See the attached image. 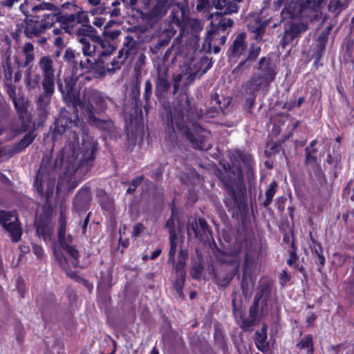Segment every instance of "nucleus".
<instances>
[{
	"label": "nucleus",
	"instance_id": "nucleus-1",
	"mask_svg": "<svg viewBox=\"0 0 354 354\" xmlns=\"http://www.w3.org/2000/svg\"><path fill=\"white\" fill-rule=\"evenodd\" d=\"M169 87V82L159 75L156 81L155 95L163 109L160 116L165 125V140L172 145H177V129L194 149H203L205 139V129L193 119L194 108L190 100L187 95H180L171 105L169 102L164 100V95Z\"/></svg>",
	"mask_w": 354,
	"mask_h": 354
},
{
	"label": "nucleus",
	"instance_id": "nucleus-2",
	"mask_svg": "<svg viewBox=\"0 0 354 354\" xmlns=\"http://www.w3.org/2000/svg\"><path fill=\"white\" fill-rule=\"evenodd\" d=\"M75 142L70 147L66 159L64 160L62 155L57 156L51 165V158L48 155L44 156L39 169H38L33 183L34 190L39 196H43V182L47 179L45 193V206L50 207V198L54 193L55 175L57 169L62 166L68 176L73 174L84 175L92 167L95 158V151L97 150L98 142L90 134L83 131L81 144Z\"/></svg>",
	"mask_w": 354,
	"mask_h": 354
},
{
	"label": "nucleus",
	"instance_id": "nucleus-3",
	"mask_svg": "<svg viewBox=\"0 0 354 354\" xmlns=\"http://www.w3.org/2000/svg\"><path fill=\"white\" fill-rule=\"evenodd\" d=\"M252 163L250 154L239 151L231 165H223L225 173L220 169L215 171V175L221 181L227 194L223 202L228 211L241 212L248 207L247 191L243 179L245 176L248 181L254 180Z\"/></svg>",
	"mask_w": 354,
	"mask_h": 354
},
{
	"label": "nucleus",
	"instance_id": "nucleus-4",
	"mask_svg": "<svg viewBox=\"0 0 354 354\" xmlns=\"http://www.w3.org/2000/svg\"><path fill=\"white\" fill-rule=\"evenodd\" d=\"M82 109L85 111L88 123L102 131L104 139H117L120 137L119 129L111 120H101L95 116V113H98V111L93 104L86 102Z\"/></svg>",
	"mask_w": 354,
	"mask_h": 354
},
{
	"label": "nucleus",
	"instance_id": "nucleus-5",
	"mask_svg": "<svg viewBox=\"0 0 354 354\" xmlns=\"http://www.w3.org/2000/svg\"><path fill=\"white\" fill-rule=\"evenodd\" d=\"M0 225L8 234L13 243L20 241L22 227L16 211L0 209Z\"/></svg>",
	"mask_w": 354,
	"mask_h": 354
},
{
	"label": "nucleus",
	"instance_id": "nucleus-6",
	"mask_svg": "<svg viewBox=\"0 0 354 354\" xmlns=\"http://www.w3.org/2000/svg\"><path fill=\"white\" fill-rule=\"evenodd\" d=\"M77 80V79H75L71 75V77L64 78V85L59 80L57 81L58 89L62 93L64 101L68 106L71 105L75 112H77L78 107L82 109L86 104V102L80 100L79 93L74 89Z\"/></svg>",
	"mask_w": 354,
	"mask_h": 354
},
{
	"label": "nucleus",
	"instance_id": "nucleus-7",
	"mask_svg": "<svg viewBox=\"0 0 354 354\" xmlns=\"http://www.w3.org/2000/svg\"><path fill=\"white\" fill-rule=\"evenodd\" d=\"M255 261V256L252 251L247 250L243 263V274L241 281V288L243 295L246 298L251 287L255 283V279L252 277V269Z\"/></svg>",
	"mask_w": 354,
	"mask_h": 354
},
{
	"label": "nucleus",
	"instance_id": "nucleus-8",
	"mask_svg": "<svg viewBox=\"0 0 354 354\" xmlns=\"http://www.w3.org/2000/svg\"><path fill=\"white\" fill-rule=\"evenodd\" d=\"M75 113V119L70 117V113L66 108H62L59 112V117L55 118L54 122L53 128L51 127L50 130H53L52 138L55 139L57 136H62L67 129L76 126L77 116V111Z\"/></svg>",
	"mask_w": 354,
	"mask_h": 354
},
{
	"label": "nucleus",
	"instance_id": "nucleus-9",
	"mask_svg": "<svg viewBox=\"0 0 354 354\" xmlns=\"http://www.w3.org/2000/svg\"><path fill=\"white\" fill-rule=\"evenodd\" d=\"M308 29V24L302 21H289L284 25V31L281 40L283 48L290 44L295 38L301 36Z\"/></svg>",
	"mask_w": 354,
	"mask_h": 354
},
{
	"label": "nucleus",
	"instance_id": "nucleus-10",
	"mask_svg": "<svg viewBox=\"0 0 354 354\" xmlns=\"http://www.w3.org/2000/svg\"><path fill=\"white\" fill-rule=\"evenodd\" d=\"M215 20L218 21V24H214L213 21L211 22L212 28L208 30L207 37L205 39L203 49L207 53L211 52L212 44L211 41L213 39L212 35H215L219 33V31H225L227 28L232 27L234 24V21L232 19H226L222 17L218 18V17H214Z\"/></svg>",
	"mask_w": 354,
	"mask_h": 354
},
{
	"label": "nucleus",
	"instance_id": "nucleus-11",
	"mask_svg": "<svg viewBox=\"0 0 354 354\" xmlns=\"http://www.w3.org/2000/svg\"><path fill=\"white\" fill-rule=\"evenodd\" d=\"M190 231L194 232L195 237L202 241H206L209 238H212V231L206 220L203 217H199L197 220L188 224V234H189Z\"/></svg>",
	"mask_w": 354,
	"mask_h": 354
},
{
	"label": "nucleus",
	"instance_id": "nucleus-12",
	"mask_svg": "<svg viewBox=\"0 0 354 354\" xmlns=\"http://www.w3.org/2000/svg\"><path fill=\"white\" fill-rule=\"evenodd\" d=\"M176 5L175 0H155V3L147 13V18L153 21H158L165 17L168 10Z\"/></svg>",
	"mask_w": 354,
	"mask_h": 354
},
{
	"label": "nucleus",
	"instance_id": "nucleus-13",
	"mask_svg": "<svg viewBox=\"0 0 354 354\" xmlns=\"http://www.w3.org/2000/svg\"><path fill=\"white\" fill-rule=\"evenodd\" d=\"M271 82L260 77L256 74H253L250 79L243 85L245 93L257 94L259 91L266 93L268 91Z\"/></svg>",
	"mask_w": 354,
	"mask_h": 354
},
{
	"label": "nucleus",
	"instance_id": "nucleus-14",
	"mask_svg": "<svg viewBox=\"0 0 354 354\" xmlns=\"http://www.w3.org/2000/svg\"><path fill=\"white\" fill-rule=\"evenodd\" d=\"M36 234L39 237H42L45 241H50L53 232V226L46 216H41L35 221Z\"/></svg>",
	"mask_w": 354,
	"mask_h": 354
},
{
	"label": "nucleus",
	"instance_id": "nucleus-15",
	"mask_svg": "<svg viewBox=\"0 0 354 354\" xmlns=\"http://www.w3.org/2000/svg\"><path fill=\"white\" fill-rule=\"evenodd\" d=\"M92 198L90 187L82 188L73 201V208L78 212L87 209Z\"/></svg>",
	"mask_w": 354,
	"mask_h": 354
},
{
	"label": "nucleus",
	"instance_id": "nucleus-16",
	"mask_svg": "<svg viewBox=\"0 0 354 354\" xmlns=\"http://www.w3.org/2000/svg\"><path fill=\"white\" fill-rule=\"evenodd\" d=\"M260 52V46H257L254 43L251 44L247 57L239 62V64L233 69L232 73L237 74L240 72L242 73L246 69H249L251 66V62L257 59Z\"/></svg>",
	"mask_w": 354,
	"mask_h": 354
},
{
	"label": "nucleus",
	"instance_id": "nucleus-17",
	"mask_svg": "<svg viewBox=\"0 0 354 354\" xmlns=\"http://www.w3.org/2000/svg\"><path fill=\"white\" fill-rule=\"evenodd\" d=\"M258 73L257 75L263 77L270 82L274 81L277 75L276 71L272 66L270 57H262L258 62Z\"/></svg>",
	"mask_w": 354,
	"mask_h": 354
},
{
	"label": "nucleus",
	"instance_id": "nucleus-18",
	"mask_svg": "<svg viewBox=\"0 0 354 354\" xmlns=\"http://www.w3.org/2000/svg\"><path fill=\"white\" fill-rule=\"evenodd\" d=\"M24 15L26 16V18L25 19L26 27L24 33L28 39L39 36L41 33L45 32L46 30L40 21L32 19L37 17V16H31L32 18L28 19L29 16L25 12Z\"/></svg>",
	"mask_w": 354,
	"mask_h": 354
},
{
	"label": "nucleus",
	"instance_id": "nucleus-19",
	"mask_svg": "<svg viewBox=\"0 0 354 354\" xmlns=\"http://www.w3.org/2000/svg\"><path fill=\"white\" fill-rule=\"evenodd\" d=\"M196 256L191 257L192 267L189 273L192 279L198 280L201 278L204 267L202 252L198 248L195 250Z\"/></svg>",
	"mask_w": 354,
	"mask_h": 354
},
{
	"label": "nucleus",
	"instance_id": "nucleus-20",
	"mask_svg": "<svg viewBox=\"0 0 354 354\" xmlns=\"http://www.w3.org/2000/svg\"><path fill=\"white\" fill-rule=\"evenodd\" d=\"M305 164L311 165V169L317 177H320L322 174V169L317 162V158L315 153L317 149H310V147H306L305 149Z\"/></svg>",
	"mask_w": 354,
	"mask_h": 354
},
{
	"label": "nucleus",
	"instance_id": "nucleus-21",
	"mask_svg": "<svg viewBox=\"0 0 354 354\" xmlns=\"http://www.w3.org/2000/svg\"><path fill=\"white\" fill-rule=\"evenodd\" d=\"M244 32H241L236 37L232 44L229 48L230 56L239 57L245 52L247 45L244 41Z\"/></svg>",
	"mask_w": 354,
	"mask_h": 354
},
{
	"label": "nucleus",
	"instance_id": "nucleus-22",
	"mask_svg": "<svg viewBox=\"0 0 354 354\" xmlns=\"http://www.w3.org/2000/svg\"><path fill=\"white\" fill-rule=\"evenodd\" d=\"M140 86L139 82H136V84H134L131 87V97L132 103L133 104L134 106V111L136 113V116L137 118H143V105L142 103V101L140 99Z\"/></svg>",
	"mask_w": 354,
	"mask_h": 354
},
{
	"label": "nucleus",
	"instance_id": "nucleus-23",
	"mask_svg": "<svg viewBox=\"0 0 354 354\" xmlns=\"http://www.w3.org/2000/svg\"><path fill=\"white\" fill-rule=\"evenodd\" d=\"M267 328L268 326L263 324L260 330H257L254 333L255 344L259 351L266 353L269 350V344L267 340Z\"/></svg>",
	"mask_w": 354,
	"mask_h": 354
},
{
	"label": "nucleus",
	"instance_id": "nucleus-24",
	"mask_svg": "<svg viewBox=\"0 0 354 354\" xmlns=\"http://www.w3.org/2000/svg\"><path fill=\"white\" fill-rule=\"evenodd\" d=\"M272 286L273 281L270 279H265L261 281L258 288L259 291L255 295L254 298L259 301L261 299H269Z\"/></svg>",
	"mask_w": 354,
	"mask_h": 354
},
{
	"label": "nucleus",
	"instance_id": "nucleus-25",
	"mask_svg": "<svg viewBox=\"0 0 354 354\" xmlns=\"http://www.w3.org/2000/svg\"><path fill=\"white\" fill-rule=\"evenodd\" d=\"M188 259V252L187 250L180 249L178 252V259L174 263H172L176 274L180 275L186 274L187 271L185 269L187 260Z\"/></svg>",
	"mask_w": 354,
	"mask_h": 354
},
{
	"label": "nucleus",
	"instance_id": "nucleus-26",
	"mask_svg": "<svg viewBox=\"0 0 354 354\" xmlns=\"http://www.w3.org/2000/svg\"><path fill=\"white\" fill-rule=\"evenodd\" d=\"M239 265H236L233 270L225 275H221L220 274H215V279L217 284L221 287H227L230 283L232 279L238 274V279L239 278Z\"/></svg>",
	"mask_w": 354,
	"mask_h": 354
},
{
	"label": "nucleus",
	"instance_id": "nucleus-27",
	"mask_svg": "<svg viewBox=\"0 0 354 354\" xmlns=\"http://www.w3.org/2000/svg\"><path fill=\"white\" fill-rule=\"evenodd\" d=\"M88 95L89 99L88 102L92 104L91 102H92L93 103L95 104L101 111H104L106 109V102L101 92L95 89H92L88 91Z\"/></svg>",
	"mask_w": 354,
	"mask_h": 354
},
{
	"label": "nucleus",
	"instance_id": "nucleus-28",
	"mask_svg": "<svg viewBox=\"0 0 354 354\" xmlns=\"http://www.w3.org/2000/svg\"><path fill=\"white\" fill-rule=\"evenodd\" d=\"M39 66L42 71L43 77L55 76L53 61L49 56L42 57L39 62Z\"/></svg>",
	"mask_w": 354,
	"mask_h": 354
},
{
	"label": "nucleus",
	"instance_id": "nucleus-29",
	"mask_svg": "<svg viewBox=\"0 0 354 354\" xmlns=\"http://www.w3.org/2000/svg\"><path fill=\"white\" fill-rule=\"evenodd\" d=\"M63 58L65 62L73 65L72 75L75 79H78L79 77L82 76V73H78L77 62L75 60L76 56L75 51L73 49L67 48L64 53Z\"/></svg>",
	"mask_w": 354,
	"mask_h": 354
},
{
	"label": "nucleus",
	"instance_id": "nucleus-30",
	"mask_svg": "<svg viewBox=\"0 0 354 354\" xmlns=\"http://www.w3.org/2000/svg\"><path fill=\"white\" fill-rule=\"evenodd\" d=\"M152 84L150 80H147L145 84V92L143 95V99L145 100V104L143 109L145 110L146 116L148 115L149 111L151 109L152 106L151 103V98L152 95Z\"/></svg>",
	"mask_w": 354,
	"mask_h": 354
},
{
	"label": "nucleus",
	"instance_id": "nucleus-31",
	"mask_svg": "<svg viewBox=\"0 0 354 354\" xmlns=\"http://www.w3.org/2000/svg\"><path fill=\"white\" fill-rule=\"evenodd\" d=\"M36 136L35 128H33L25 134L19 142L15 143L19 152L28 147L33 142Z\"/></svg>",
	"mask_w": 354,
	"mask_h": 354
},
{
	"label": "nucleus",
	"instance_id": "nucleus-32",
	"mask_svg": "<svg viewBox=\"0 0 354 354\" xmlns=\"http://www.w3.org/2000/svg\"><path fill=\"white\" fill-rule=\"evenodd\" d=\"M59 14L61 12L45 13L40 21L45 30L51 28L55 22H59Z\"/></svg>",
	"mask_w": 354,
	"mask_h": 354
},
{
	"label": "nucleus",
	"instance_id": "nucleus-33",
	"mask_svg": "<svg viewBox=\"0 0 354 354\" xmlns=\"http://www.w3.org/2000/svg\"><path fill=\"white\" fill-rule=\"evenodd\" d=\"M42 87L44 93L41 95L52 97L55 89V76L44 77Z\"/></svg>",
	"mask_w": 354,
	"mask_h": 354
},
{
	"label": "nucleus",
	"instance_id": "nucleus-34",
	"mask_svg": "<svg viewBox=\"0 0 354 354\" xmlns=\"http://www.w3.org/2000/svg\"><path fill=\"white\" fill-rule=\"evenodd\" d=\"M185 277L186 274H182V275H180V274H176V279L173 281L172 283L176 293L181 299L185 297V295L183 293V287L185 283Z\"/></svg>",
	"mask_w": 354,
	"mask_h": 354
},
{
	"label": "nucleus",
	"instance_id": "nucleus-35",
	"mask_svg": "<svg viewBox=\"0 0 354 354\" xmlns=\"http://www.w3.org/2000/svg\"><path fill=\"white\" fill-rule=\"evenodd\" d=\"M77 186L76 181L71 182V179L60 178L57 185V192L66 191L71 192Z\"/></svg>",
	"mask_w": 354,
	"mask_h": 354
},
{
	"label": "nucleus",
	"instance_id": "nucleus-36",
	"mask_svg": "<svg viewBox=\"0 0 354 354\" xmlns=\"http://www.w3.org/2000/svg\"><path fill=\"white\" fill-rule=\"evenodd\" d=\"M223 106H220L216 107L212 106L209 107L206 112V115L208 118H215L220 113H224V109L227 108L230 104V100L229 98H225L223 100Z\"/></svg>",
	"mask_w": 354,
	"mask_h": 354
},
{
	"label": "nucleus",
	"instance_id": "nucleus-37",
	"mask_svg": "<svg viewBox=\"0 0 354 354\" xmlns=\"http://www.w3.org/2000/svg\"><path fill=\"white\" fill-rule=\"evenodd\" d=\"M18 153H19V151L15 143L0 147V158H10Z\"/></svg>",
	"mask_w": 354,
	"mask_h": 354
},
{
	"label": "nucleus",
	"instance_id": "nucleus-38",
	"mask_svg": "<svg viewBox=\"0 0 354 354\" xmlns=\"http://www.w3.org/2000/svg\"><path fill=\"white\" fill-rule=\"evenodd\" d=\"M239 6H237L236 3H234L233 1H228L227 6L224 8L223 11L216 12L215 13L211 14L210 17H222V15H231L232 13H235L238 11Z\"/></svg>",
	"mask_w": 354,
	"mask_h": 354
},
{
	"label": "nucleus",
	"instance_id": "nucleus-39",
	"mask_svg": "<svg viewBox=\"0 0 354 354\" xmlns=\"http://www.w3.org/2000/svg\"><path fill=\"white\" fill-rule=\"evenodd\" d=\"M60 245L73 259L72 261L73 265L77 266L79 263L78 259L80 256L78 250L74 246L67 244L66 241L60 243Z\"/></svg>",
	"mask_w": 354,
	"mask_h": 354
},
{
	"label": "nucleus",
	"instance_id": "nucleus-40",
	"mask_svg": "<svg viewBox=\"0 0 354 354\" xmlns=\"http://www.w3.org/2000/svg\"><path fill=\"white\" fill-rule=\"evenodd\" d=\"M324 1V0H302L299 5V11L302 12L307 9L316 11Z\"/></svg>",
	"mask_w": 354,
	"mask_h": 354
},
{
	"label": "nucleus",
	"instance_id": "nucleus-41",
	"mask_svg": "<svg viewBox=\"0 0 354 354\" xmlns=\"http://www.w3.org/2000/svg\"><path fill=\"white\" fill-rule=\"evenodd\" d=\"M21 124L19 127V131L21 133L27 132L29 130H30L32 126L34 127V123L32 122V118L30 113H26L25 115H23L19 117Z\"/></svg>",
	"mask_w": 354,
	"mask_h": 354
},
{
	"label": "nucleus",
	"instance_id": "nucleus-42",
	"mask_svg": "<svg viewBox=\"0 0 354 354\" xmlns=\"http://www.w3.org/2000/svg\"><path fill=\"white\" fill-rule=\"evenodd\" d=\"M277 186L276 181H273L270 184L269 188L266 191V199L262 203L263 207H267L271 203L272 198L276 193Z\"/></svg>",
	"mask_w": 354,
	"mask_h": 354
},
{
	"label": "nucleus",
	"instance_id": "nucleus-43",
	"mask_svg": "<svg viewBox=\"0 0 354 354\" xmlns=\"http://www.w3.org/2000/svg\"><path fill=\"white\" fill-rule=\"evenodd\" d=\"M99 203L103 209L110 210L113 205V198L108 195L106 192H103L99 195Z\"/></svg>",
	"mask_w": 354,
	"mask_h": 354
},
{
	"label": "nucleus",
	"instance_id": "nucleus-44",
	"mask_svg": "<svg viewBox=\"0 0 354 354\" xmlns=\"http://www.w3.org/2000/svg\"><path fill=\"white\" fill-rule=\"evenodd\" d=\"M44 10L50 11L51 12H61L60 8L51 3L42 2L32 8L33 12Z\"/></svg>",
	"mask_w": 354,
	"mask_h": 354
},
{
	"label": "nucleus",
	"instance_id": "nucleus-45",
	"mask_svg": "<svg viewBox=\"0 0 354 354\" xmlns=\"http://www.w3.org/2000/svg\"><path fill=\"white\" fill-rule=\"evenodd\" d=\"M96 61L95 62L89 58H86L84 60H81L79 63L78 73H82V75L85 73L89 72L91 69H93L95 66Z\"/></svg>",
	"mask_w": 354,
	"mask_h": 354
},
{
	"label": "nucleus",
	"instance_id": "nucleus-46",
	"mask_svg": "<svg viewBox=\"0 0 354 354\" xmlns=\"http://www.w3.org/2000/svg\"><path fill=\"white\" fill-rule=\"evenodd\" d=\"M35 113L37 117L35 119L36 121L34 122V126H37L38 128L43 127L50 114V111L36 110Z\"/></svg>",
	"mask_w": 354,
	"mask_h": 354
},
{
	"label": "nucleus",
	"instance_id": "nucleus-47",
	"mask_svg": "<svg viewBox=\"0 0 354 354\" xmlns=\"http://www.w3.org/2000/svg\"><path fill=\"white\" fill-rule=\"evenodd\" d=\"M51 97L39 95L37 97L36 104V110H48L50 111V103Z\"/></svg>",
	"mask_w": 354,
	"mask_h": 354
},
{
	"label": "nucleus",
	"instance_id": "nucleus-48",
	"mask_svg": "<svg viewBox=\"0 0 354 354\" xmlns=\"http://www.w3.org/2000/svg\"><path fill=\"white\" fill-rule=\"evenodd\" d=\"M297 347L299 349L308 348V352L313 353V338L310 335H307L304 337L297 344Z\"/></svg>",
	"mask_w": 354,
	"mask_h": 354
},
{
	"label": "nucleus",
	"instance_id": "nucleus-49",
	"mask_svg": "<svg viewBox=\"0 0 354 354\" xmlns=\"http://www.w3.org/2000/svg\"><path fill=\"white\" fill-rule=\"evenodd\" d=\"M91 33H97V30L90 24L84 25L76 30V35L79 37H88Z\"/></svg>",
	"mask_w": 354,
	"mask_h": 354
},
{
	"label": "nucleus",
	"instance_id": "nucleus-50",
	"mask_svg": "<svg viewBox=\"0 0 354 354\" xmlns=\"http://www.w3.org/2000/svg\"><path fill=\"white\" fill-rule=\"evenodd\" d=\"M13 103L19 117L28 113L26 104L24 102L23 99H21L20 102L19 100H17L15 97H14Z\"/></svg>",
	"mask_w": 354,
	"mask_h": 354
},
{
	"label": "nucleus",
	"instance_id": "nucleus-51",
	"mask_svg": "<svg viewBox=\"0 0 354 354\" xmlns=\"http://www.w3.org/2000/svg\"><path fill=\"white\" fill-rule=\"evenodd\" d=\"M176 236H169V244L170 248L169 252L168 261L171 263H175V254L176 252L177 244H176Z\"/></svg>",
	"mask_w": 354,
	"mask_h": 354
},
{
	"label": "nucleus",
	"instance_id": "nucleus-52",
	"mask_svg": "<svg viewBox=\"0 0 354 354\" xmlns=\"http://www.w3.org/2000/svg\"><path fill=\"white\" fill-rule=\"evenodd\" d=\"M79 41L83 45V53L86 56H91L95 52V46H93L91 49V46L89 41L85 37H81Z\"/></svg>",
	"mask_w": 354,
	"mask_h": 354
},
{
	"label": "nucleus",
	"instance_id": "nucleus-53",
	"mask_svg": "<svg viewBox=\"0 0 354 354\" xmlns=\"http://www.w3.org/2000/svg\"><path fill=\"white\" fill-rule=\"evenodd\" d=\"M41 77L39 74L35 75L33 78L31 77L29 80L25 81L26 86L29 89H35L39 87Z\"/></svg>",
	"mask_w": 354,
	"mask_h": 354
},
{
	"label": "nucleus",
	"instance_id": "nucleus-54",
	"mask_svg": "<svg viewBox=\"0 0 354 354\" xmlns=\"http://www.w3.org/2000/svg\"><path fill=\"white\" fill-rule=\"evenodd\" d=\"M3 68L5 73V77L8 80H11L12 77L13 71L10 64V55H8L5 64L3 65Z\"/></svg>",
	"mask_w": 354,
	"mask_h": 354
},
{
	"label": "nucleus",
	"instance_id": "nucleus-55",
	"mask_svg": "<svg viewBox=\"0 0 354 354\" xmlns=\"http://www.w3.org/2000/svg\"><path fill=\"white\" fill-rule=\"evenodd\" d=\"M245 109L250 113H252V109L255 104V100L257 97V94L254 93H245Z\"/></svg>",
	"mask_w": 354,
	"mask_h": 354
},
{
	"label": "nucleus",
	"instance_id": "nucleus-56",
	"mask_svg": "<svg viewBox=\"0 0 354 354\" xmlns=\"http://www.w3.org/2000/svg\"><path fill=\"white\" fill-rule=\"evenodd\" d=\"M143 180V176H140L133 179L129 187L127 189V193L131 194L135 192L136 188L141 184Z\"/></svg>",
	"mask_w": 354,
	"mask_h": 354
},
{
	"label": "nucleus",
	"instance_id": "nucleus-57",
	"mask_svg": "<svg viewBox=\"0 0 354 354\" xmlns=\"http://www.w3.org/2000/svg\"><path fill=\"white\" fill-rule=\"evenodd\" d=\"M66 234V222L61 217L59 221V226L58 230V240L59 244L66 241L65 239Z\"/></svg>",
	"mask_w": 354,
	"mask_h": 354
},
{
	"label": "nucleus",
	"instance_id": "nucleus-58",
	"mask_svg": "<svg viewBox=\"0 0 354 354\" xmlns=\"http://www.w3.org/2000/svg\"><path fill=\"white\" fill-rule=\"evenodd\" d=\"M77 19V13L71 14V15H62L59 14V23L62 25H66L68 23L73 22L76 21Z\"/></svg>",
	"mask_w": 354,
	"mask_h": 354
},
{
	"label": "nucleus",
	"instance_id": "nucleus-59",
	"mask_svg": "<svg viewBox=\"0 0 354 354\" xmlns=\"http://www.w3.org/2000/svg\"><path fill=\"white\" fill-rule=\"evenodd\" d=\"M53 253L60 266L64 267L67 264V260L60 250L54 249Z\"/></svg>",
	"mask_w": 354,
	"mask_h": 354
},
{
	"label": "nucleus",
	"instance_id": "nucleus-60",
	"mask_svg": "<svg viewBox=\"0 0 354 354\" xmlns=\"http://www.w3.org/2000/svg\"><path fill=\"white\" fill-rule=\"evenodd\" d=\"M165 227L168 229L169 236H176L175 223L174 220V212L172 213L171 217L167 221Z\"/></svg>",
	"mask_w": 354,
	"mask_h": 354
},
{
	"label": "nucleus",
	"instance_id": "nucleus-61",
	"mask_svg": "<svg viewBox=\"0 0 354 354\" xmlns=\"http://www.w3.org/2000/svg\"><path fill=\"white\" fill-rule=\"evenodd\" d=\"M77 23L81 24L82 26L89 24V19L86 13L83 10L77 12Z\"/></svg>",
	"mask_w": 354,
	"mask_h": 354
},
{
	"label": "nucleus",
	"instance_id": "nucleus-62",
	"mask_svg": "<svg viewBox=\"0 0 354 354\" xmlns=\"http://www.w3.org/2000/svg\"><path fill=\"white\" fill-rule=\"evenodd\" d=\"M259 302H260V301L257 300V299H255V298L254 299L253 304L250 307V309H249V317L250 318H253V319L257 318L259 306Z\"/></svg>",
	"mask_w": 354,
	"mask_h": 354
},
{
	"label": "nucleus",
	"instance_id": "nucleus-63",
	"mask_svg": "<svg viewBox=\"0 0 354 354\" xmlns=\"http://www.w3.org/2000/svg\"><path fill=\"white\" fill-rule=\"evenodd\" d=\"M256 319L250 318V319H243L242 320V323L241 325V328L245 330H250V328L254 325Z\"/></svg>",
	"mask_w": 354,
	"mask_h": 354
},
{
	"label": "nucleus",
	"instance_id": "nucleus-64",
	"mask_svg": "<svg viewBox=\"0 0 354 354\" xmlns=\"http://www.w3.org/2000/svg\"><path fill=\"white\" fill-rule=\"evenodd\" d=\"M347 291L353 297L354 302V267L352 269V272L349 277V286L348 287Z\"/></svg>",
	"mask_w": 354,
	"mask_h": 354
}]
</instances>
